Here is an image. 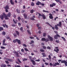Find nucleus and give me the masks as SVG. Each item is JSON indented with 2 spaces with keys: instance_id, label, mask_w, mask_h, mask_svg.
<instances>
[{
  "instance_id": "nucleus-19",
  "label": "nucleus",
  "mask_w": 67,
  "mask_h": 67,
  "mask_svg": "<svg viewBox=\"0 0 67 67\" xmlns=\"http://www.w3.org/2000/svg\"><path fill=\"white\" fill-rule=\"evenodd\" d=\"M6 34V32L4 31H3L2 33V35H4V36Z\"/></svg>"
},
{
  "instance_id": "nucleus-51",
  "label": "nucleus",
  "mask_w": 67,
  "mask_h": 67,
  "mask_svg": "<svg viewBox=\"0 0 67 67\" xmlns=\"http://www.w3.org/2000/svg\"><path fill=\"white\" fill-rule=\"evenodd\" d=\"M7 39H9V40H11V38L9 37H6Z\"/></svg>"
},
{
  "instance_id": "nucleus-15",
  "label": "nucleus",
  "mask_w": 67,
  "mask_h": 67,
  "mask_svg": "<svg viewBox=\"0 0 67 67\" xmlns=\"http://www.w3.org/2000/svg\"><path fill=\"white\" fill-rule=\"evenodd\" d=\"M31 62H32V64L34 65H35L36 64V63H35V62L34 61V60H32L31 61Z\"/></svg>"
},
{
  "instance_id": "nucleus-59",
  "label": "nucleus",
  "mask_w": 67,
  "mask_h": 67,
  "mask_svg": "<svg viewBox=\"0 0 67 67\" xmlns=\"http://www.w3.org/2000/svg\"><path fill=\"white\" fill-rule=\"evenodd\" d=\"M41 29H42V27H38V29L39 30L40 29V30H41Z\"/></svg>"
},
{
  "instance_id": "nucleus-39",
  "label": "nucleus",
  "mask_w": 67,
  "mask_h": 67,
  "mask_svg": "<svg viewBox=\"0 0 67 67\" xmlns=\"http://www.w3.org/2000/svg\"><path fill=\"white\" fill-rule=\"evenodd\" d=\"M31 6H34V3L33 2H32L31 4Z\"/></svg>"
},
{
  "instance_id": "nucleus-6",
  "label": "nucleus",
  "mask_w": 67,
  "mask_h": 67,
  "mask_svg": "<svg viewBox=\"0 0 67 67\" xmlns=\"http://www.w3.org/2000/svg\"><path fill=\"white\" fill-rule=\"evenodd\" d=\"M61 63H64L66 66H67V62L65 60H62V62H61Z\"/></svg>"
},
{
  "instance_id": "nucleus-54",
  "label": "nucleus",
  "mask_w": 67,
  "mask_h": 67,
  "mask_svg": "<svg viewBox=\"0 0 67 67\" xmlns=\"http://www.w3.org/2000/svg\"><path fill=\"white\" fill-rule=\"evenodd\" d=\"M52 4L53 7H54V6H55V5H56V3H53Z\"/></svg>"
},
{
  "instance_id": "nucleus-46",
  "label": "nucleus",
  "mask_w": 67,
  "mask_h": 67,
  "mask_svg": "<svg viewBox=\"0 0 67 67\" xmlns=\"http://www.w3.org/2000/svg\"><path fill=\"white\" fill-rule=\"evenodd\" d=\"M42 47L44 49H46V47L44 46H42Z\"/></svg>"
},
{
  "instance_id": "nucleus-14",
  "label": "nucleus",
  "mask_w": 67,
  "mask_h": 67,
  "mask_svg": "<svg viewBox=\"0 0 67 67\" xmlns=\"http://www.w3.org/2000/svg\"><path fill=\"white\" fill-rule=\"evenodd\" d=\"M4 8L5 9H9V6L8 5H7Z\"/></svg>"
},
{
  "instance_id": "nucleus-40",
  "label": "nucleus",
  "mask_w": 67,
  "mask_h": 67,
  "mask_svg": "<svg viewBox=\"0 0 67 67\" xmlns=\"http://www.w3.org/2000/svg\"><path fill=\"white\" fill-rule=\"evenodd\" d=\"M42 55H43L42 57H45V54L44 53H43L42 54Z\"/></svg>"
},
{
  "instance_id": "nucleus-49",
  "label": "nucleus",
  "mask_w": 67,
  "mask_h": 67,
  "mask_svg": "<svg viewBox=\"0 0 67 67\" xmlns=\"http://www.w3.org/2000/svg\"><path fill=\"white\" fill-rule=\"evenodd\" d=\"M23 45L24 47H27V46L25 44H23Z\"/></svg>"
},
{
  "instance_id": "nucleus-44",
  "label": "nucleus",
  "mask_w": 67,
  "mask_h": 67,
  "mask_svg": "<svg viewBox=\"0 0 67 67\" xmlns=\"http://www.w3.org/2000/svg\"><path fill=\"white\" fill-rule=\"evenodd\" d=\"M13 21L14 22L15 24H16L17 23L15 21V20H14V19H13Z\"/></svg>"
},
{
  "instance_id": "nucleus-37",
  "label": "nucleus",
  "mask_w": 67,
  "mask_h": 67,
  "mask_svg": "<svg viewBox=\"0 0 67 67\" xmlns=\"http://www.w3.org/2000/svg\"><path fill=\"white\" fill-rule=\"evenodd\" d=\"M9 59V62H13V60L11 59Z\"/></svg>"
},
{
  "instance_id": "nucleus-43",
  "label": "nucleus",
  "mask_w": 67,
  "mask_h": 67,
  "mask_svg": "<svg viewBox=\"0 0 67 67\" xmlns=\"http://www.w3.org/2000/svg\"><path fill=\"white\" fill-rule=\"evenodd\" d=\"M27 60V59L24 58V59L23 60L24 62V61H26V60Z\"/></svg>"
},
{
  "instance_id": "nucleus-11",
  "label": "nucleus",
  "mask_w": 67,
  "mask_h": 67,
  "mask_svg": "<svg viewBox=\"0 0 67 67\" xmlns=\"http://www.w3.org/2000/svg\"><path fill=\"white\" fill-rule=\"evenodd\" d=\"M1 67H6L7 65L6 64H2L1 65Z\"/></svg>"
},
{
  "instance_id": "nucleus-52",
  "label": "nucleus",
  "mask_w": 67,
  "mask_h": 67,
  "mask_svg": "<svg viewBox=\"0 0 67 67\" xmlns=\"http://www.w3.org/2000/svg\"><path fill=\"white\" fill-rule=\"evenodd\" d=\"M53 4H50V7H53Z\"/></svg>"
},
{
  "instance_id": "nucleus-36",
  "label": "nucleus",
  "mask_w": 67,
  "mask_h": 67,
  "mask_svg": "<svg viewBox=\"0 0 67 67\" xmlns=\"http://www.w3.org/2000/svg\"><path fill=\"white\" fill-rule=\"evenodd\" d=\"M24 49L25 51H27L28 52H29V50H28V49H27L26 48H24Z\"/></svg>"
},
{
  "instance_id": "nucleus-63",
  "label": "nucleus",
  "mask_w": 67,
  "mask_h": 67,
  "mask_svg": "<svg viewBox=\"0 0 67 67\" xmlns=\"http://www.w3.org/2000/svg\"><path fill=\"white\" fill-rule=\"evenodd\" d=\"M36 25H37V27H38V26H40V24H36Z\"/></svg>"
},
{
  "instance_id": "nucleus-23",
  "label": "nucleus",
  "mask_w": 67,
  "mask_h": 67,
  "mask_svg": "<svg viewBox=\"0 0 67 67\" xmlns=\"http://www.w3.org/2000/svg\"><path fill=\"white\" fill-rule=\"evenodd\" d=\"M4 29L2 27H0V31H2V30H3Z\"/></svg>"
},
{
  "instance_id": "nucleus-60",
  "label": "nucleus",
  "mask_w": 67,
  "mask_h": 67,
  "mask_svg": "<svg viewBox=\"0 0 67 67\" xmlns=\"http://www.w3.org/2000/svg\"><path fill=\"white\" fill-rule=\"evenodd\" d=\"M13 53L14 54H16L17 53V52H16V51H13Z\"/></svg>"
},
{
  "instance_id": "nucleus-42",
  "label": "nucleus",
  "mask_w": 67,
  "mask_h": 67,
  "mask_svg": "<svg viewBox=\"0 0 67 67\" xmlns=\"http://www.w3.org/2000/svg\"><path fill=\"white\" fill-rule=\"evenodd\" d=\"M21 19V17H20V16H19L18 18V20H19V21H20Z\"/></svg>"
},
{
  "instance_id": "nucleus-58",
  "label": "nucleus",
  "mask_w": 67,
  "mask_h": 67,
  "mask_svg": "<svg viewBox=\"0 0 67 67\" xmlns=\"http://www.w3.org/2000/svg\"><path fill=\"white\" fill-rule=\"evenodd\" d=\"M21 51L22 52H24V49H21Z\"/></svg>"
},
{
  "instance_id": "nucleus-41",
  "label": "nucleus",
  "mask_w": 67,
  "mask_h": 67,
  "mask_svg": "<svg viewBox=\"0 0 67 67\" xmlns=\"http://www.w3.org/2000/svg\"><path fill=\"white\" fill-rule=\"evenodd\" d=\"M16 40H17V39H16L14 40L13 41V42H14V43H16V42L17 41H16Z\"/></svg>"
},
{
  "instance_id": "nucleus-20",
  "label": "nucleus",
  "mask_w": 67,
  "mask_h": 67,
  "mask_svg": "<svg viewBox=\"0 0 67 67\" xmlns=\"http://www.w3.org/2000/svg\"><path fill=\"white\" fill-rule=\"evenodd\" d=\"M54 51L56 52H57V53H58V51H59V49H56H56H54Z\"/></svg>"
},
{
  "instance_id": "nucleus-17",
  "label": "nucleus",
  "mask_w": 67,
  "mask_h": 67,
  "mask_svg": "<svg viewBox=\"0 0 67 67\" xmlns=\"http://www.w3.org/2000/svg\"><path fill=\"white\" fill-rule=\"evenodd\" d=\"M11 13L10 12H9L7 14V16L8 17H10L11 16Z\"/></svg>"
},
{
  "instance_id": "nucleus-61",
  "label": "nucleus",
  "mask_w": 67,
  "mask_h": 67,
  "mask_svg": "<svg viewBox=\"0 0 67 67\" xmlns=\"http://www.w3.org/2000/svg\"><path fill=\"white\" fill-rule=\"evenodd\" d=\"M35 61L36 62H40V60L38 59V60H35Z\"/></svg>"
},
{
  "instance_id": "nucleus-47",
  "label": "nucleus",
  "mask_w": 67,
  "mask_h": 67,
  "mask_svg": "<svg viewBox=\"0 0 67 67\" xmlns=\"http://www.w3.org/2000/svg\"><path fill=\"white\" fill-rule=\"evenodd\" d=\"M16 11L18 13H20V10L19 9H16Z\"/></svg>"
},
{
  "instance_id": "nucleus-4",
  "label": "nucleus",
  "mask_w": 67,
  "mask_h": 67,
  "mask_svg": "<svg viewBox=\"0 0 67 67\" xmlns=\"http://www.w3.org/2000/svg\"><path fill=\"white\" fill-rule=\"evenodd\" d=\"M58 37H60V36L59 35L57 34L56 35H54V38L55 40H57L58 39Z\"/></svg>"
},
{
  "instance_id": "nucleus-7",
  "label": "nucleus",
  "mask_w": 67,
  "mask_h": 67,
  "mask_svg": "<svg viewBox=\"0 0 67 67\" xmlns=\"http://www.w3.org/2000/svg\"><path fill=\"white\" fill-rule=\"evenodd\" d=\"M5 41H6V39H4L3 41V46H7V44L5 43Z\"/></svg>"
},
{
  "instance_id": "nucleus-27",
  "label": "nucleus",
  "mask_w": 67,
  "mask_h": 67,
  "mask_svg": "<svg viewBox=\"0 0 67 67\" xmlns=\"http://www.w3.org/2000/svg\"><path fill=\"white\" fill-rule=\"evenodd\" d=\"M35 11V10H34L33 9H32L30 11V13H33V12Z\"/></svg>"
},
{
  "instance_id": "nucleus-16",
  "label": "nucleus",
  "mask_w": 67,
  "mask_h": 67,
  "mask_svg": "<svg viewBox=\"0 0 67 67\" xmlns=\"http://www.w3.org/2000/svg\"><path fill=\"white\" fill-rule=\"evenodd\" d=\"M23 15L24 17H25V19H26L27 18V15L26 14H24Z\"/></svg>"
},
{
  "instance_id": "nucleus-56",
  "label": "nucleus",
  "mask_w": 67,
  "mask_h": 67,
  "mask_svg": "<svg viewBox=\"0 0 67 67\" xmlns=\"http://www.w3.org/2000/svg\"><path fill=\"white\" fill-rule=\"evenodd\" d=\"M29 38H30L31 39H33L34 38V37H32L30 36L29 37Z\"/></svg>"
},
{
  "instance_id": "nucleus-25",
  "label": "nucleus",
  "mask_w": 67,
  "mask_h": 67,
  "mask_svg": "<svg viewBox=\"0 0 67 67\" xmlns=\"http://www.w3.org/2000/svg\"><path fill=\"white\" fill-rule=\"evenodd\" d=\"M29 59L30 60V61H31V62L32 61V60H32V56H29Z\"/></svg>"
},
{
  "instance_id": "nucleus-53",
  "label": "nucleus",
  "mask_w": 67,
  "mask_h": 67,
  "mask_svg": "<svg viewBox=\"0 0 67 67\" xmlns=\"http://www.w3.org/2000/svg\"><path fill=\"white\" fill-rule=\"evenodd\" d=\"M12 26H13V27H14L15 26H16V25H14V24H12Z\"/></svg>"
},
{
  "instance_id": "nucleus-55",
  "label": "nucleus",
  "mask_w": 67,
  "mask_h": 67,
  "mask_svg": "<svg viewBox=\"0 0 67 67\" xmlns=\"http://www.w3.org/2000/svg\"><path fill=\"white\" fill-rule=\"evenodd\" d=\"M5 26L6 27V28H7V29L8 28V26L7 24H5Z\"/></svg>"
},
{
  "instance_id": "nucleus-26",
  "label": "nucleus",
  "mask_w": 67,
  "mask_h": 67,
  "mask_svg": "<svg viewBox=\"0 0 67 67\" xmlns=\"http://www.w3.org/2000/svg\"><path fill=\"white\" fill-rule=\"evenodd\" d=\"M43 12H46V13H49V12L48 11H46L44 10H43Z\"/></svg>"
},
{
  "instance_id": "nucleus-8",
  "label": "nucleus",
  "mask_w": 67,
  "mask_h": 67,
  "mask_svg": "<svg viewBox=\"0 0 67 67\" xmlns=\"http://www.w3.org/2000/svg\"><path fill=\"white\" fill-rule=\"evenodd\" d=\"M60 65V64L58 63H55V64L53 63V67H55L57 66V65Z\"/></svg>"
},
{
  "instance_id": "nucleus-21",
  "label": "nucleus",
  "mask_w": 67,
  "mask_h": 67,
  "mask_svg": "<svg viewBox=\"0 0 67 67\" xmlns=\"http://www.w3.org/2000/svg\"><path fill=\"white\" fill-rule=\"evenodd\" d=\"M38 14H39V17H38V18H40V16H42L43 15V14L41 15L40 13H38Z\"/></svg>"
},
{
  "instance_id": "nucleus-5",
  "label": "nucleus",
  "mask_w": 67,
  "mask_h": 67,
  "mask_svg": "<svg viewBox=\"0 0 67 67\" xmlns=\"http://www.w3.org/2000/svg\"><path fill=\"white\" fill-rule=\"evenodd\" d=\"M48 38L49 39L50 41H53V37H51L49 35H48Z\"/></svg>"
},
{
  "instance_id": "nucleus-3",
  "label": "nucleus",
  "mask_w": 67,
  "mask_h": 67,
  "mask_svg": "<svg viewBox=\"0 0 67 67\" xmlns=\"http://www.w3.org/2000/svg\"><path fill=\"white\" fill-rule=\"evenodd\" d=\"M42 41H46V42H47L49 41V39L48 38L46 39L45 38H43L41 39Z\"/></svg>"
},
{
  "instance_id": "nucleus-18",
  "label": "nucleus",
  "mask_w": 67,
  "mask_h": 67,
  "mask_svg": "<svg viewBox=\"0 0 67 67\" xmlns=\"http://www.w3.org/2000/svg\"><path fill=\"white\" fill-rule=\"evenodd\" d=\"M16 54V56H17L16 57H20V55H19V53L18 52H17V53Z\"/></svg>"
},
{
  "instance_id": "nucleus-13",
  "label": "nucleus",
  "mask_w": 67,
  "mask_h": 67,
  "mask_svg": "<svg viewBox=\"0 0 67 67\" xmlns=\"http://www.w3.org/2000/svg\"><path fill=\"white\" fill-rule=\"evenodd\" d=\"M36 5H39L40 4V5H41V2H39V1H37V2L36 3Z\"/></svg>"
},
{
  "instance_id": "nucleus-10",
  "label": "nucleus",
  "mask_w": 67,
  "mask_h": 67,
  "mask_svg": "<svg viewBox=\"0 0 67 67\" xmlns=\"http://www.w3.org/2000/svg\"><path fill=\"white\" fill-rule=\"evenodd\" d=\"M16 41H17V42L19 44H21V41H20V40H18V39H16Z\"/></svg>"
},
{
  "instance_id": "nucleus-48",
  "label": "nucleus",
  "mask_w": 67,
  "mask_h": 67,
  "mask_svg": "<svg viewBox=\"0 0 67 67\" xmlns=\"http://www.w3.org/2000/svg\"><path fill=\"white\" fill-rule=\"evenodd\" d=\"M30 20H35V19L34 18H33L31 17L30 18Z\"/></svg>"
},
{
  "instance_id": "nucleus-33",
  "label": "nucleus",
  "mask_w": 67,
  "mask_h": 67,
  "mask_svg": "<svg viewBox=\"0 0 67 67\" xmlns=\"http://www.w3.org/2000/svg\"><path fill=\"white\" fill-rule=\"evenodd\" d=\"M17 60L20 63H21L22 62H21V61H20V59L19 58L17 59Z\"/></svg>"
},
{
  "instance_id": "nucleus-32",
  "label": "nucleus",
  "mask_w": 67,
  "mask_h": 67,
  "mask_svg": "<svg viewBox=\"0 0 67 67\" xmlns=\"http://www.w3.org/2000/svg\"><path fill=\"white\" fill-rule=\"evenodd\" d=\"M13 35L15 37H16L17 36V34L16 33H14L13 34Z\"/></svg>"
},
{
  "instance_id": "nucleus-64",
  "label": "nucleus",
  "mask_w": 67,
  "mask_h": 67,
  "mask_svg": "<svg viewBox=\"0 0 67 67\" xmlns=\"http://www.w3.org/2000/svg\"><path fill=\"white\" fill-rule=\"evenodd\" d=\"M54 32L55 34H57V33H58V32H57V31H54Z\"/></svg>"
},
{
  "instance_id": "nucleus-50",
  "label": "nucleus",
  "mask_w": 67,
  "mask_h": 67,
  "mask_svg": "<svg viewBox=\"0 0 67 67\" xmlns=\"http://www.w3.org/2000/svg\"><path fill=\"white\" fill-rule=\"evenodd\" d=\"M1 48H2V49H5V47H4L1 46Z\"/></svg>"
},
{
  "instance_id": "nucleus-24",
  "label": "nucleus",
  "mask_w": 67,
  "mask_h": 67,
  "mask_svg": "<svg viewBox=\"0 0 67 67\" xmlns=\"http://www.w3.org/2000/svg\"><path fill=\"white\" fill-rule=\"evenodd\" d=\"M42 16L44 20H45L46 19V17H45V16L43 14V15Z\"/></svg>"
},
{
  "instance_id": "nucleus-45",
  "label": "nucleus",
  "mask_w": 67,
  "mask_h": 67,
  "mask_svg": "<svg viewBox=\"0 0 67 67\" xmlns=\"http://www.w3.org/2000/svg\"><path fill=\"white\" fill-rule=\"evenodd\" d=\"M55 42H56V43H59V41L58 40H57L55 41Z\"/></svg>"
},
{
  "instance_id": "nucleus-29",
  "label": "nucleus",
  "mask_w": 67,
  "mask_h": 67,
  "mask_svg": "<svg viewBox=\"0 0 67 67\" xmlns=\"http://www.w3.org/2000/svg\"><path fill=\"white\" fill-rule=\"evenodd\" d=\"M27 32L28 34L30 35L31 34V33L30 32V30H27Z\"/></svg>"
},
{
  "instance_id": "nucleus-62",
  "label": "nucleus",
  "mask_w": 67,
  "mask_h": 67,
  "mask_svg": "<svg viewBox=\"0 0 67 67\" xmlns=\"http://www.w3.org/2000/svg\"><path fill=\"white\" fill-rule=\"evenodd\" d=\"M42 67H45V66H44V64H42Z\"/></svg>"
},
{
  "instance_id": "nucleus-2",
  "label": "nucleus",
  "mask_w": 67,
  "mask_h": 67,
  "mask_svg": "<svg viewBox=\"0 0 67 67\" xmlns=\"http://www.w3.org/2000/svg\"><path fill=\"white\" fill-rule=\"evenodd\" d=\"M58 26H60V27H62V22L60 21L59 22V24H57V25H55L54 27L56 30H58L59 29L58 27Z\"/></svg>"
},
{
  "instance_id": "nucleus-22",
  "label": "nucleus",
  "mask_w": 67,
  "mask_h": 67,
  "mask_svg": "<svg viewBox=\"0 0 67 67\" xmlns=\"http://www.w3.org/2000/svg\"><path fill=\"white\" fill-rule=\"evenodd\" d=\"M16 33V34L17 35H20V32L18 31H15Z\"/></svg>"
},
{
  "instance_id": "nucleus-38",
  "label": "nucleus",
  "mask_w": 67,
  "mask_h": 67,
  "mask_svg": "<svg viewBox=\"0 0 67 67\" xmlns=\"http://www.w3.org/2000/svg\"><path fill=\"white\" fill-rule=\"evenodd\" d=\"M5 62L6 64H9V62L7 61H5Z\"/></svg>"
},
{
  "instance_id": "nucleus-9",
  "label": "nucleus",
  "mask_w": 67,
  "mask_h": 67,
  "mask_svg": "<svg viewBox=\"0 0 67 67\" xmlns=\"http://www.w3.org/2000/svg\"><path fill=\"white\" fill-rule=\"evenodd\" d=\"M49 18L51 19H53V15L51 13L49 14Z\"/></svg>"
},
{
  "instance_id": "nucleus-31",
  "label": "nucleus",
  "mask_w": 67,
  "mask_h": 67,
  "mask_svg": "<svg viewBox=\"0 0 67 67\" xmlns=\"http://www.w3.org/2000/svg\"><path fill=\"white\" fill-rule=\"evenodd\" d=\"M62 38V39H63V40H64V41L65 42L66 41V39H65V38H64V37H61Z\"/></svg>"
},
{
  "instance_id": "nucleus-12",
  "label": "nucleus",
  "mask_w": 67,
  "mask_h": 67,
  "mask_svg": "<svg viewBox=\"0 0 67 67\" xmlns=\"http://www.w3.org/2000/svg\"><path fill=\"white\" fill-rule=\"evenodd\" d=\"M10 2L12 5H14V2L13 1V0H10Z\"/></svg>"
},
{
  "instance_id": "nucleus-30",
  "label": "nucleus",
  "mask_w": 67,
  "mask_h": 67,
  "mask_svg": "<svg viewBox=\"0 0 67 67\" xmlns=\"http://www.w3.org/2000/svg\"><path fill=\"white\" fill-rule=\"evenodd\" d=\"M46 34L45 33H44L43 34V37H45V36H46Z\"/></svg>"
},
{
  "instance_id": "nucleus-57",
  "label": "nucleus",
  "mask_w": 67,
  "mask_h": 67,
  "mask_svg": "<svg viewBox=\"0 0 67 67\" xmlns=\"http://www.w3.org/2000/svg\"><path fill=\"white\" fill-rule=\"evenodd\" d=\"M49 58V59H51V55H48V56Z\"/></svg>"
},
{
  "instance_id": "nucleus-35",
  "label": "nucleus",
  "mask_w": 67,
  "mask_h": 67,
  "mask_svg": "<svg viewBox=\"0 0 67 67\" xmlns=\"http://www.w3.org/2000/svg\"><path fill=\"white\" fill-rule=\"evenodd\" d=\"M47 48L48 49H51V48L49 46H48L47 47Z\"/></svg>"
},
{
  "instance_id": "nucleus-34",
  "label": "nucleus",
  "mask_w": 67,
  "mask_h": 67,
  "mask_svg": "<svg viewBox=\"0 0 67 67\" xmlns=\"http://www.w3.org/2000/svg\"><path fill=\"white\" fill-rule=\"evenodd\" d=\"M40 51L41 52H45V50L42 49H41L40 50Z\"/></svg>"
},
{
  "instance_id": "nucleus-28",
  "label": "nucleus",
  "mask_w": 67,
  "mask_h": 67,
  "mask_svg": "<svg viewBox=\"0 0 67 67\" xmlns=\"http://www.w3.org/2000/svg\"><path fill=\"white\" fill-rule=\"evenodd\" d=\"M20 30L22 32H24V31H23V27H21L20 29Z\"/></svg>"
},
{
  "instance_id": "nucleus-1",
  "label": "nucleus",
  "mask_w": 67,
  "mask_h": 67,
  "mask_svg": "<svg viewBox=\"0 0 67 67\" xmlns=\"http://www.w3.org/2000/svg\"><path fill=\"white\" fill-rule=\"evenodd\" d=\"M3 16H4V18L6 20H8L9 19V18L7 16V15L5 14L4 13H3V15H0V18L1 19V20H3V18H4Z\"/></svg>"
}]
</instances>
